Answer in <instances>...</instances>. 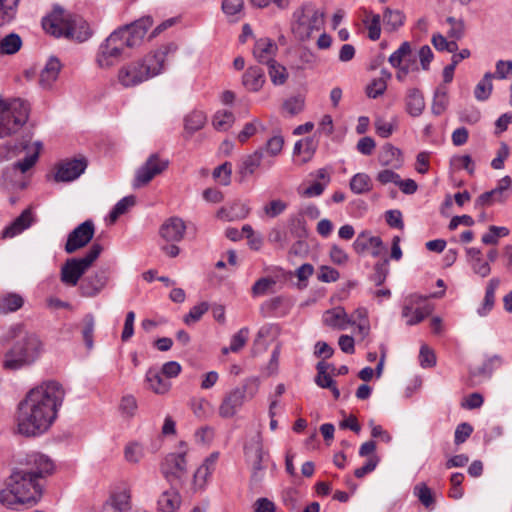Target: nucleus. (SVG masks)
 <instances>
[{"mask_svg": "<svg viewBox=\"0 0 512 512\" xmlns=\"http://www.w3.org/2000/svg\"><path fill=\"white\" fill-rule=\"evenodd\" d=\"M53 470L54 464L46 455H27L25 465L12 472L7 487L0 491V503L9 509H18L19 505H36L43 491L38 480L50 475Z\"/></svg>", "mask_w": 512, "mask_h": 512, "instance_id": "f03ea898", "label": "nucleus"}, {"mask_svg": "<svg viewBox=\"0 0 512 512\" xmlns=\"http://www.w3.org/2000/svg\"><path fill=\"white\" fill-rule=\"evenodd\" d=\"M44 30L59 38L75 40L79 43L87 41L92 36V30L86 20L78 15H65L61 7H55L53 12L43 18Z\"/></svg>", "mask_w": 512, "mask_h": 512, "instance_id": "39448f33", "label": "nucleus"}, {"mask_svg": "<svg viewBox=\"0 0 512 512\" xmlns=\"http://www.w3.org/2000/svg\"><path fill=\"white\" fill-rule=\"evenodd\" d=\"M419 362L421 367L430 368L436 364V356L432 349L427 345H422L419 352Z\"/></svg>", "mask_w": 512, "mask_h": 512, "instance_id": "0e129e2a", "label": "nucleus"}, {"mask_svg": "<svg viewBox=\"0 0 512 512\" xmlns=\"http://www.w3.org/2000/svg\"><path fill=\"white\" fill-rule=\"evenodd\" d=\"M445 294V290L442 289L439 292L431 293L428 296H423L421 294H411L405 299V303L402 308V317L407 318V320L413 315L414 307L419 305L420 303L426 301L428 298H441Z\"/></svg>", "mask_w": 512, "mask_h": 512, "instance_id": "2f4dec72", "label": "nucleus"}, {"mask_svg": "<svg viewBox=\"0 0 512 512\" xmlns=\"http://www.w3.org/2000/svg\"><path fill=\"white\" fill-rule=\"evenodd\" d=\"M232 165L230 162H224L213 171V177L219 179L222 185H229L231 182Z\"/></svg>", "mask_w": 512, "mask_h": 512, "instance_id": "13d9d810", "label": "nucleus"}, {"mask_svg": "<svg viewBox=\"0 0 512 512\" xmlns=\"http://www.w3.org/2000/svg\"><path fill=\"white\" fill-rule=\"evenodd\" d=\"M152 25L153 19L150 16H144L130 24L119 27L113 33H118L120 42L126 45V48H134L142 43Z\"/></svg>", "mask_w": 512, "mask_h": 512, "instance_id": "9d476101", "label": "nucleus"}, {"mask_svg": "<svg viewBox=\"0 0 512 512\" xmlns=\"http://www.w3.org/2000/svg\"><path fill=\"white\" fill-rule=\"evenodd\" d=\"M503 359L499 355H493L487 358L481 366L471 368L469 376L471 380L476 378L488 379L492 376L493 372L501 367Z\"/></svg>", "mask_w": 512, "mask_h": 512, "instance_id": "393cba45", "label": "nucleus"}, {"mask_svg": "<svg viewBox=\"0 0 512 512\" xmlns=\"http://www.w3.org/2000/svg\"><path fill=\"white\" fill-rule=\"evenodd\" d=\"M295 22L292 31L300 41L310 39L314 31H319L323 26L322 14L312 4H305L294 12Z\"/></svg>", "mask_w": 512, "mask_h": 512, "instance_id": "1a4fd4ad", "label": "nucleus"}, {"mask_svg": "<svg viewBox=\"0 0 512 512\" xmlns=\"http://www.w3.org/2000/svg\"><path fill=\"white\" fill-rule=\"evenodd\" d=\"M387 89L386 80L383 78L374 79L367 87L366 94L369 98H377L382 95Z\"/></svg>", "mask_w": 512, "mask_h": 512, "instance_id": "052dcab7", "label": "nucleus"}, {"mask_svg": "<svg viewBox=\"0 0 512 512\" xmlns=\"http://www.w3.org/2000/svg\"><path fill=\"white\" fill-rule=\"evenodd\" d=\"M369 16H371V19L364 20V24L366 25L368 29V37L376 41L380 38L381 34V17L379 14H373L372 12L368 13Z\"/></svg>", "mask_w": 512, "mask_h": 512, "instance_id": "5fc2aeb1", "label": "nucleus"}, {"mask_svg": "<svg viewBox=\"0 0 512 512\" xmlns=\"http://www.w3.org/2000/svg\"><path fill=\"white\" fill-rule=\"evenodd\" d=\"M246 455L251 461V481L255 484L262 481L265 474V453L262 444L258 441L253 447H246Z\"/></svg>", "mask_w": 512, "mask_h": 512, "instance_id": "a211bd4d", "label": "nucleus"}, {"mask_svg": "<svg viewBox=\"0 0 512 512\" xmlns=\"http://www.w3.org/2000/svg\"><path fill=\"white\" fill-rule=\"evenodd\" d=\"M20 0H0V27L6 26L16 18Z\"/></svg>", "mask_w": 512, "mask_h": 512, "instance_id": "c9c22d12", "label": "nucleus"}, {"mask_svg": "<svg viewBox=\"0 0 512 512\" xmlns=\"http://www.w3.org/2000/svg\"><path fill=\"white\" fill-rule=\"evenodd\" d=\"M135 203L136 198L133 195L126 196L119 200L109 214L111 221H116L119 216L124 214L130 207L134 206Z\"/></svg>", "mask_w": 512, "mask_h": 512, "instance_id": "603ef678", "label": "nucleus"}, {"mask_svg": "<svg viewBox=\"0 0 512 512\" xmlns=\"http://www.w3.org/2000/svg\"><path fill=\"white\" fill-rule=\"evenodd\" d=\"M30 105L20 98H0V139L17 133L28 121Z\"/></svg>", "mask_w": 512, "mask_h": 512, "instance_id": "423d86ee", "label": "nucleus"}, {"mask_svg": "<svg viewBox=\"0 0 512 512\" xmlns=\"http://www.w3.org/2000/svg\"><path fill=\"white\" fill-rule=\"evenodd\" d=\"M412 56L411 44L407 41L403 42L400 47L393 52L388 61L391 66H400L404 61L410 63V57Z\"/></svg>", "mask_w": 512, "mask_h": 512, "instance_id": "37998d69", "label": "nucleus"}, {"mask_svg": "<svg viewBox=\"0 0 512 512\" xmlns=\"http://www.w3.org/2000/svg\"><path fill=\"white\" fill-rule=\"evenodd\" d=\"M87 168L85 158L66 159L56 165L54 180L56 182H71L80 177Z\"/></svg>", "mask_w": 512, "mask_h": 512, "instance_id": "2eb2a0df", "label": "nucleus"}, {"mask_svg": "<svg viewBox=\"0 0 512 512\" xmlns=\"http://www.w3.org/2000/svg\"><path fill=\"white\" fill-rule=\"evenodd\" d=\"M108 280L107 271L104 269L98 270L81 281L79 286L80 294L83 297H95L105 288Z\"/></svg>", "mask_w": 512, "mask_h": 512, "instance_id": "dca6fc26", "label": "nucleus"}, {"mask_svg": "<svg viewBox=\"0 0 512 512\" xmlns=\"http://www.w3.org/2000/svg\"><path fill=\"white\" fill-rule=\"evenodd\" d=\"M34 222V215L30 207L22 211V213L14 219L2 232V238H13L24 230L28 229Z\"/></svg>", "mask_w": 512, "mask_h": 512, "instance_id": "412c9836", "label": "nucleus"}, {"mask_svg": "<svg viewBox=\"0 0 512 512\" xmlns=\"http://www.w3.org/2000/svg\"><path fill=\"white\" fill-rule=\"evenodd\" d=\"M446 23L450 26L447 31V35L450 39L460 40L465 35V23L463 19H456L455 17L449 16L446 19Z\"/></svg>", "mask_w": 512, "mask_h": 512, "instance_id": "3c124183", "label": "nucleus"}, {"mask_svg": "<svg viewBox=\"0 0 512 512\" xmlns=\"http://www.w3.org/2000/svg\"><path fill=\"white\" fill-rule=\"evenodd\" d=\"M406 111L412 117L420 116L425 109V100L418 88H410L406 94Z\"/></svg>", "mask_w": 512, "mask_h": 512, "instance_id": "bb28decb", "label": "nucleus"}, {"mask_svg": "<svg viewBox=\"0 0 512 512\" xmlns=\"http://www.w3.org/2000/svg\"><path fill=\"white\" fill-rule=\"evenodd\" d=\"M278 52L277 44L270 38H260L256 40L253 55L255 59L262 64H269L275 61V56Z\"/></svg>", "mask_w": 512, "mask_h": 512, "instance_id": "6ab92c4d", "label": "nucleus"}, {"mask_svg": "<svg viewBox=\"0 0 512 512\" xmlns=\"http://www.w3.org/2000/svg\"><path fill=\"white\" fill-rule=\"evenodd\" d=\"M265 82V72L260 66H250L242 76V84L252 92L259 91Z\"/></svg>", "mask_w": 512, "mask_h": 512, "instance_id": "b1692460", "label": "nucleus"}, {"mask_svg": "<svg viewBox=\"0 0 512 512\" xmlns=\"http://www.w3.org/2000/svg\"><path fill=\"white\" fill-rule=\"evenodd\" d=\"M323 322L325 325L340 330H344L347 324H350V318L341 307L328 310L324 313Z\"/></svg>", "mask_w": 512, "mask_h": 512, "instance_id": "7c9ffc66", "label": "nucleus"}, {"mask_svg": "<svg viewBox=\"0 0 512 512\" xmlns=\"http://www.w3.org/2000/svg\"><path fill=\"white\" fill-rule=\"evenodd\" d=\"M82 337L87 349L91 350L94 346L93 333L95 329V318L91 313L86 314L82 319Z\"/></svg>", "mask_w": 512, "mask_h": 512, "instance_id": "a18cd8bd", "label": "nucleus"}, {"mask_svg": "<svg viewBox=\"0 0 512 512\" xmlns=\"http://www.w3.org/2000/svg\"><path fill=\"white\" fill-rule=\"evenodd\" d=\"M378 160L382 166H391L395 169H399L403 165L401 150L390 143H386L382 147Z\"/></svg>", "mask_w": 512, "mask_h": 512, "instance_id": "a878e982", "label": "nucleus"}, {"mask_svg": "<svg viewBox=\"0 0 512 512\" xmlns=\"http://www.w3.org/2000/svg\"><path fill=\"white\" fill-rule=\"evenodd\" d=\"M405 16L399 10L385 9L383 23L385 29L395 31L404 24Z\"/></svg>", "mask_w": 512, "mask_h": 512, "instance_id": "79ce46f5", "label": "nucleus"}, {"mask_svg": "<svg viewBox=\"0 0 512 512\" xmlns=\"http://www.w3.org/2000/svg\"><path fill=\"white\" fill-rule=\"evenodd\" d=\"M267 66L271 82L276 86L285 84L289 76L286 67L278 63L276 60L267 64Z\"/></svg>", "mask_w": 512, "mask_h": 512, "instance_id": "ea45409f", "label": "nucleus"}, {"mask_svg": "<svg viewBox=\"0 0 512 512\" xmlns=\"http://www.w3.org/2000/svg\"><path fill=\"white\" fill-rule=\"evenodd\" d=\"M276 284V281L270 277H263L258 279L252 286L253 296H261Z\"/></svg>", "mask_w": 512, "mask_h": 512, "instance_id": "338daca9", "label": "nucleus"}, {"mask_svg": "<svg viewBox=\"0 0 512 512\" xmlns=\"http://www.w3.org/2000/svg\"><path fill=\"white\" fill-rule=\"evenodd\" d=\"M258 388L257 378L245 379L241 386L235 387L225 394L219 406V416L225 419L235 416L244 403L257 394Z\"/></svg>", "mask_w": 512, "mask_h": 512, "instance_id": "0eeeda50", "label": "nucleus"}, {"mask_svg": "<svg viewBox=\"0 0 512 512\" xmlns=\"http://www.w3.org/2000/svg\"><path fill=\"white\" fill-rule=\"evenodd\" d=\"M350 189L355 194H364L372 189L371 178L365 173H357L350 180Z\"/></svg>", "mask_w": 512, "mask_h": 512, "instance_id": "a19ab883", "label": "nucleus"}, {"mask_svg": "<svg viewBox=\"0 0 512 512\" xmlns=\"http://www.w3.org/2000/svg\"><path fill=\"white\" fill-rule=\"evenodd\" d=\"M34 146V151L31 154H28L24 159L19 160L14 164V167L22 173H25L32 168L38 160L42 144L40 142H35Z\"/></svg>", "mask_w": 512, "mask_h": 512, "instance_id": "8fccbe9b", "label": "nucleus"}, {"mask_svg": "<svg viewBox=\"0 0 512 512\" xmlns=\"http://www.w3.org/2000/svg\"><path fill=\"white\" fill-rule=\"evenodd\" d=\"M473 433V427L471 424L467 422L460 423L456 429L454 434V442L456 445H460L464 443Z\"/></svg>", "mask_w": 512, "mask_h": 512, "instance_id": "69168bd1", "label": "nucleus"}, {"mask_svg": "<svg viewBox=\"0 0 512 512\" xmlns=\"http://www.w3.org/2000/svg\"><path fill=\"white\" fill-rule=\"evenodd\" d=\"M464 480V475L462 473H453L450 478L451 489L449 492V496L453 499H460L463 496V489L461 487L462 482Z\"/></svg>", "mask_w": 512, "mask_h": 512, "instance_id": "e2e57ef3", "label": "nucleus"}, {"mask_svg": "<svg viewBox=\"0 0 512 512\" xmlns=\"http://www.w3.org/2000/svg\"><path fill=\"white\" fill-rule=\"evenodd\" d=\"M125 459L130 463H138L144 456L143 448L138 443H130L124 450Z\"/></svg>", "mask_w": 512, "mask_h": 512, "instance_id": "bf43d9fd", "label": "nucleus"}, {"mask_svg": "<svg viewBox=\"0 0 512 512\" xmlns=\"http://www.w3.org/2000/svg\"><path fill=\"white\" fill-rule=\"evenodd\" d=\"M235 121L234 114L231 111L220 110L213 116V126L216 130L226 131Z\"/></svg>", "mask_w": 512, "mask_h": 512, "instance_id": "de8ad7c7", "label": "nucleus"}, {"mask_svg": "<svg viewBox=\"0 0 512 512\" xmlns=\"http://www.w3.org/2000/svg\"><path fill=\"white\" fill-rule=\"evenodd\" d=\"M263 153V149H258L252 154L247 155L242 159L238 170L241 181H243L248 176H251L256 171V169L261 165Z\"/></svg>", "mask_w": 512, "mask_h": 512, "instance_id": "cd10ccee", "label": "nucleus"}, {"mask_svg": "<svg viewBox=\"0 0 512 512\" xmlns=\"http://www.w3.org/2000/svg\"><path fill=\"white\" fill-rule=\"evenodd\" d=\"M161 472L166 480H181L187 472L185 452L168 454L161 464Z\"/></svg>", "mask_w": 512, "mask_h": 512, "instance_id": "4468645a", "label": "nucleus"}, {"mask_svg": "<svg viewBox=\"0 0 512 512\" xmlns=\"http://www.w3.org/2000/svg\"><path fill=\"white\" fill-rule=\"evenodd\" d=\"M388 265L389 260L387 258H384L382 261H379L374 265V272L371 275V280L376 286H380L385 282L389 272Z\"/></svg>", "mask_w": 512, "mask_h": 512, "instance_id": "864d4df0", "label": "nucleus"}, {"mask_svg": "<svg viewBox=\"0 0 512 512\" xmlns=\"http://www.w3.org/2000/svg\"><path fill=\"white\" fill-rule=\"evenodd\" d=\"M493 74L491 72L485 73L483 79L476 85L474 90L475 98L479 101L487 100L492 92V82Z\"/></svg>", "mask_w": 512, "mask_h": 512, "instance_id": "49530a36", "label": "nucleus"}, {"mask_svg": "<svg viewBox=\"0 0 512 512\" xmlns=\"http://www.w3.org/2000/svg\"><path fill=\"white\" fill-rule=\"evenodd\" d=\"M110 509H114L118 512L129 511L131 509V494L129 490L123 489L112 493L103 505L101 512H108Z\"/></svg>", "mask_w": 512, "mask_h": 512, "instance_id": "5701e85b", "label": "nucleus"}, {"mask_svg": "<svg viewBox=\"0 0 512 512\" xmlns=\"http://www.w3.org/2000/svg\"><path fill=\"white\" fill-rule=\"evenodd\" d=\"M209 304L207 302H201L195 306H193L189 313L184 316V323L187 325H191L193 323L198 322L202 316L208 311Z\"/></svg>", "mask_w": 512, "mask_h": 512, "instance_id": "6e6d98bb", "label": "nucleus"}, {"mask_svg": "<svg viewBox=\"0 0 512 512\" xmlns=\"http://www.w3.org/2000/svg\"><path fill=\"white\" fill-rule=\"evenodd\" d=\"M248 334V328H241L236 334L232 336L230 346L222 348V353L226 355L229 352H239L245 346L248 340Z\"/></svg>", "mask_w": 512, "mask_h": 512, "instance_id": "c03bdc74", "label": "nucleus"}, {"mask_svg": "<svg viewBox=\"0 0 512 512\" xmlns=\"http://www.w3.org/2000/svg\"><path fill=\"white\" fill-rule=\"evenodd\" d=\"M94 232L95 228L92 220H86L78 225L67 237L65 244L66 253L72 254L85 247L92 240Z\"/></svg>", "mask_w": 512, "mask_h": 512, "instance_id": "ddd939ff", "label": "nucleus"}, {"mask_svg": "<svg viewBox=\"0 0 512 512\" xmlns=\"http://www.w3.org/2000/svg\"><path fill=\"white\" fill-rule=\"evenodd\" d=\"M287 208V203L281 199H275L270 201L264 206L263 210L265 214L270 218H275L282 214Z\"/></svg>", "mask_w": 512, "mask_h": 512, "instance_id": "680f3d73", "label": "nucleus"}, {"mask_svg": "<svg viewBox=\"0 0 512 512\" xmlns=\"http://www.w3.org/2000/svg\"><path fill=\"white\" fill-rule=\"evenodd\" d=\"M102 251L103 247L101 244L93 243L83 257L67 259L61 268V281L65 285L76 286Z\"/></svg>", "mask_w": 512, "mask_h": 512, "instance_id": "6e6552de", "label": "nucleus"}, {"mask_svg": "<svg viewBox=\"0 0 512 512\" xmlns=\"http://www.w3.org/2000/svg\"><path fill=\"white\" fill-rule=\"evenodd\" d=\"M449 104L448 90L444 85L436 88L431 105V111L434 115L439 116L445 112Z\"/></svg>", "mask_w": 512, "mask_h": 512, "instance_id": "e433bc0d", "label": "nucleus"}, {"mask_svg": "<svg viewBox=\"0 0 512 512\" xmlns=\"http://www.w3.org/2000/svg\"><path fill=\"white\" fill-rule=\"evenodd\" d=\"M124 45L120 42L118 33H111L100 45L96 57V62L100 68H110L113 66L124 52Z\"/></svg>", "mask_w": 512, "mask_h": 512, "instance_id": "f8f14e48", "label": "nucleus"}, {"mask_svg": "<svg viewBox=\"0 0 512 512\" xmlns=\"http://www.w3.org/2000/svg\"><path fill=\"white\" fill-rule=\"evenodd\" d=\"M24 305V298L14 292L0 294V314L15 312Z\"/></svg>", "mask_w": 512, "mask_h": 512, "instance_id": "473e14b6", "label": "nucleus"}, {"mask_svg": "<svg viewBox=\"0 0 512 512\" xmlns=\"http://www.w3.org/2000/svg\"><path fill=\"white\" fill-rule=\"evenodd\" d=\"M304 109V99L301 96H294L284 101L283 110L289 115L299 114Z\"/></svg>", "mask_w": 512, "mask_h": 512, "instance_id": "4d7b16f0", "label": "nucleus"}, {"mask_svg": "<svg viewBox=\"0 0 512 512\" xmlns=\"http://www.w3.org/2000/svg\"><path fill=\"white\" fill-rule=\"evenodd\" d=\"M500 285V280L498 278H492L487 284L485 296L481 307L478 308L477 312L480 316L487 315L495 303V291Z\"/></svg>", "mask_w": 512, "mask_h": 512, "instance_id": "72a5a7b5", "label": "nucleus"}, {"mask_svg": "<svg viewBox=\"0 0 512 512\" xmlns=\"http://www.w3.org/2000/svg\"><path fill=\"white\" fill-rule=\"evenodd\" d=\"M206 123V115L202 111H193L184 119V129L191 135L202 129Z\"/></svg>", "mask_w": 512, "mask_h": 512, "instance_id": "58836bf2", "label": "nucleus"}, {"mask_svg": "<svg viewBox=\"0 0 512 512\" xmlns=\"http://www.w3.org/2000/svg\"><path fill=\"white\" fill-rule=\"evenodd\" d=\"M13 341L12 346L4 354L3 369L20 370L34 364L44 351V343L40 337L25 329L23 324L12 325L1 337V342Z\"/></svg>", "mask_w": 512, "mask_h": 512, "instance_id": "7ed1b4c3", "label": "nucleus"}, {"mask_svg": "<svg viewBox=\"0 0 512 512\" xmlns=\"http://www.w3.org/2000/svg\"><path fill=\"white\" fill-rule=\"evenodd\" d=\"M317 375L315 377V383L321 387L327 389L328 387L333 386L335 381L332 379L331 375L328 373V370H331L332 373L336 371V368L333 364L326 363L325 361H320L316 365Z\"/></svg>", "mask_w": 512, "mask_h": 512, "instance_id": "f704fd0d", "label": "nucleus"}, {"mask_svg": "<svg viewBox=\"0 0 512 512\" xmlns=\"http://www.w3.org/2000/svg\"><path fill=\"white\" fill-rule=\"evenodd\" d=\"M185 229V223L181 218L171 217L161 225L159 233L167 242H178L182 240Z\"/></svg>", "mask_w": 512, "mask_h": 512, "instance_id": "aec40b11", "label": "nucleus"}, {"mask_svg": "<svg viewBox=\"0 0 512 512\" xmlns=\"http://www.w3.org/2000/svg\"><path fill=\"white\" fill-rule=\"evenodd\" d=\"M372 247L371 255L373 257H380L385 255L387 248L383 245V242L378 236H371L369 232H361L353 243V248L356 253L361 254Z\"/></svg>", "mask_w": 512, "mask_h": 512, "instance_id": "f3484780", "label": "nucleus"}, {"mask_svg": "<svg viewBox=\"0 0 512 512\" xmlns=\"http://www.w3.org/2000/svg\"><path fill=\"white\" fill-rule=\"evenodd\" d=\"M145 380L148 383L149 389L156 394H166L171 388L170 381L164 379L162 373L155 368L148 369Z\"/></svg>", "mask_w": 512, "mask_h": 512, "instance_id": "c85d7f7f", "label": "nucleus"}, {"mask_svg": "<svg viewBox=\"0 0 512 512\" xmlns=\"http://www.w3.org/2000/svg\"><path fill=\"white\" fill-rule=\"evenodd\" d=\"M375 130L378 136L388 138L392 135L396 125L392 122H387L383 118H377L374 122Z\"/></svg>", "mask_w": 512, "mask_h": 512, "instance_id": "774afa93", "label": "nucleus"}, {"mask_svg": "<svg viewBox=\"0 0 512 512\" xmlns=\"http://www.w3.org/2000/svg\"><path fill=\"white\" fill-rule=\"evenodd\" d=\"M168 166V159L160 158L158 153L151 154L145 163L137 169L133 187L140 188L148 184L154 177L164 172Z\"/></svg>", "mask_w": 512, "mask_h": 512, "instance_id": "9b49d317", "label": "nucleus"}, {"mask_svg": "<svg viewBox=\"0 0 512 512\" xmlns=\"http://www.w3.org/2000/svg\"><path fill=\"white\" fill-rule=\"evenodd\" d=\"M157 504L158 512H176L181 505V495L171 488L161 494Z\"/></svg>", "mask_w": 512, "mask_h": 512, "instance_id": "c756f323", "label": "nucleus"}, {"mask_svg": "<svg viewBox=\"0 0 512 512\" xmlns=\"http://www.w3.org/2000/svg\"><path fill=\"white\" fill-rule=\"evenodd\" d=\"M177 48V45L171 42L151 51L142 59L124 65L118 72L119 82L124 87H134L161 74L167 56L175 53Z\"/></svg>", "mask_w": 512, "mask_h": 512, "instance_id": "20e7f679", "label": "nucleus"}, {"mask_svg": "<svg viewBox=\"0 0 512 512\" xmlns=\"http://www.w3.org/2000/svg\"><path fill=\"white\" fill-rule=\"evenodd\" d=\"M61 68V62L57 57H49L44 68L40 72L39 85L43 89H51L58 79Z\"/></svg>", "mask_w": 512, "mask_h": 512, "instance_id": "4be33fe9", "label": "nucleus"}, {"mask_svg": "<svg viewBox=\"0 0 512 512\" xmlns=\"http://www.w3.org/2000/svg\"><path fill=\"white\" fill-rule=\"evenodd\" d=\"M65 391L57 381H46L31 389L17 407V429L26 437L42 435L51 427L62 405Z\"/></svg>", "mask_w": 512, "mask_h": 512, "instance_id": "f257e3e1", "label": "nucleus"}, {"mask_svg": "<svg viewBox=\"0 0 512 512\" xmlns=\"http://www.w3.org/2000/svg\"><path fill=\"white\" fill-rule=\"evenodd\" d=\"M509 234V229L503 226L491 225L488 232L482 236V243L485 245H496L501 237Z\"/></svg>", "mask_w": 512, "mask_h": 512, "instance_id": "09e8293b", "label": "nucleus"}, {"mask_svg": "<svg viewBox=\"0 0 512 512\" xmlns=\"http://www.w3.org/2000/svg\"><path fill=\"white\" fill-rule=\"evenodd\" d=\"M22 39L17 33H9L0 40V54L13 55L22 47Z\"/></svg>", "mask_w": 512, "mask_h": 512, "instance_id": "4c0bfd02", "label": "nucleus"}]
</instances>
